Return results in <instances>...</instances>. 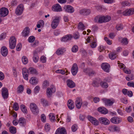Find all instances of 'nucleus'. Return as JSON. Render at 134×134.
<instances>
[{"instance_id":"obj_38","label":"nucleus","mask_w":134,"mask_h":134,"mask_svg":"<svg viewBox=\"0 0 134 134\" xmlns=\"http://www.w3.org/2000/svg\"><path fill=\"white\" fill-rule=\"evenodd\" d=\"M90 46L91 47L94 48L97 46L96 40L94 39L90 43Z\"/></svg>"},{"instance_id":"obj_63","label":"nucleus","mask_w":134,"mask_h":134,"mask_svg":"<svg viewBox=\"0 0 134 134\" xmlns=\"http://www.w3.org/2000/svg\"><path fill=\"white\" fill-rule=\"evenodd\" d=\"M6 36V34L5 33H2L0 35V40H2L5 38Z\"/></svg>"},{"instance_id":"obj_5","label":"nucleus","mask_w":134,"mask_h":134,"mask_svg":"<svg viewBox=\"0 0 134 134\" xmlns=\"http://www.w3.org/2000/svg\"><path fill=\"white\" fill-rule=\"evenodd\" d=\"M51 86V88H48L47 90L46 93L47 96L48 97H51L53 93H54L55 91V88L54 87Z\"/></svg>"},{"instance_id":"obj_27","label":"nucleus","mask_w":134,"mask_h":134,"mask_svg":"<svg viewBox=\"0 0 134 134\" xmlns=\"http://www.w3.org/2000/svg\"><path fill=\"white\" fill-rule=\"evenodd\" d=\"M1 53L3 56H6L8 53V50L6 47L5 46L2 47L1 49Z\"/></svg>"},{"instance_id":"obj_41","label":"nucleus","mask_w":134,"mask_h":134,"mask_svg":"<svg viewBox=\"0 0 134 134\" xmlns=\"http://www.w3.org/2000/svg\"><path fill=\"white\" fill-rule=\"evenodd\" d=\"M117 55L115 53H110V54L109 55V58L112 60H113L116 58Z\"/></svg>"},{"instance_id":"obj_29","label":"nucleus","mask_w":134,"mask_h":134,"mask_svg":"<svg viewBox=\"0 0 134 134\" xmlns=\"http://www.w3.org/2000/svg\"><path fill=\"white\" fill-rule=\"evenodd\" d=\"M38 80L35 77H32L29 80L30 83L33 85H35L38 83Z\"/></svg>"},{"instance_id":"obj_15","label":"nucleus","mask_w":134,"mask_h":134,"mask_svg":"<svg viewBox=\"0 0 134 134\" xmlns=\"http://www.w3.org/2000/svg\"><path fill=\"white\" fill-rule=\"evenodd\" d=\"M78 67L77 64L74 63L73 65L71 70V71L72 74L73 75H76L78 71Z\"/></svg>"},{"instance_id":"obj_49","label":"nucleus","mask_w":134,"mask_h":134,"mask_svg":"<svg viewBox=\"0 0 134 134\" xmlns=\"http://www.w3.org/2000/svg\"><path fill=\"white\" fill-rule=\"evenodd\" d=\"M116 28L117 30L119 31L122 30L123 29V26L122 24H118L116 25Z\"/></svg>"},{"instance_id":"obj_64","label":"nucleus","mask_w":134,"mask_h":134,"mask_svg":"<svg viewBox=\"0 0 134 134\" xmlns=\"http://www.w3.org/2000/svg\"><path fill=\"white\" fill-rule=\"evenodd\" d=\"M77 126L76 125H73L71 129L72 130L73 132H75L77 129Z\"/></svg>"},{"instance_id":"obj_12","label":"nucleus","mask_w":134,"mask_h":134,"mask_svg":"<svg viewBox=\"0 0 134 134\" xmlns=\"http://www.w3.org/2000/svg\"><path fill=\"white\" fill-rule=\"evenodd\" d=\"M28 70L25 68H23L22 69V74L23 76L24 79L28 80V75L29 73Z\"/></svg>"},{"instance_id":"obj_48","label":"nucleus","mask_w":134,"mask_h":134,"mask_svg":"<svg viewBox=\"0 0 134 134\" xmlns=\"http://www.w3.org/2000/svg\"><path fill=\"white\" fill-rule=\"evenodd\" d=\"M13 109L16 111L18 110L19 108L18 104L17 103H15L13 105Z\"/></svg>"},{"instance_id":"obj_37","label":"nucleus","mask_w":134,"mask_h":134,"mask_svg":"<svg viewBox=\"0 0 134 134\" xmlns=\"http://www.w3.org/2000/svg\"><path fill=\"white\" fill-rule=\"evenodd\" d=\"M85 26L83 25L82 22H80L78 25V29L83 31L85 29Z\"/></svg>"},{"instance_id":"obj_50","label":"nucleus","mask_w":134,"mask_h":134,"mask_svg":"<svg viewBox=\"0 0 134 134\" xmlns=\"http://www.w3.org/2000/svg\"><path fill=\"white\" fill-rule=\"evenodd\" d=\"M49 83L48 81L47 80L44 81L43 84V88H46L49 86Z\"/></svg>"},{"instance_id":"obj_8","label":"nucleus","mask_w":134,"mask_h":134,"mask_svg":"<svg viewBox=\"0 0 134 134\" xmlns=\"http://www.w3.org/2000/svg\"><path fill=\"white\" fill-rule=\"evenodd\" d=\"M124 16H128L134 14V8L127 9L122 13Z\"/></svg>"},{"instance_id":"obj_40","label":"nucleus","mask_w":134,"mask_h":134,"mask_svg":"<svg viewBox=\"0 0 134 134\" xmlns=\"http://www.w3.org/2000/svg\"><path fill=\"white\" fill-rule=\"evenodd\" d=\"M134 79V76L132 74H130L126 77V79L128 81Z\"/></svg>"},{"instance_id":"obj_20","label":"nucleus","mask_w":134,"mask_h":134,"mask_svg":"<svg viewBox=\"0 0 134 134\" xmlns=\"http://www.w3.org/2000/svg\"><path fill=\"white\" fill-rule=\"evenodd\" d=\"M91 12L90 9H83L80 10L79 13L80 14L85 15H87L90 14Z\"/></svg>"},{"instance_id":"obj_31","label":"nucleus","mask_w":134,"mask_h":134,"mask_svg":"<svg viewBox=\"0 0 134 134\" xmlns=\"http://www.w3.org/2000/svg\"><path fill=\"white\" fill-rule=\"evenodd\" d=\"M98 110L99 112L103 114H106L108 113L107 110L104 108H98Z\"/></svg>"},{"instance_id":"obj_14","label":"nucleus","mask_w":134,"mask_h":134,"mask_svg":"<svg viewBox=\"0 0 134 134\" xmlns=\"http://www.w3.org/2000/svg\"><path fill=\"white\" fill-rule=\"evenodd\" d=\"M101 67L102 69L105 71L107 72H109L110 65L107 63H103L101 65Z\"/></svg>"},{"instance_id":"obj_6","label":"nucleus","mask_w":134,"mask_h":134,"mask_svg":"<svg viewBox=\"0 0 134 134\" xmlns=\"http://www.w3.org/2000/svg\"><path fill=\"white\" fill-rule=\"evenodd\" d=\"M60 21V18L58 17H56L52 22L51 26L53 29H55L58 26Z\"/></svg>"},{"instance_id":"obj_58","label":"nucleus","mask_w":134,"mask_h":134,"mask_svg":"<svg viewBox=\"0 0 134 134\" xmlns=\"http://www.w3.org/2000/svg\"><path fill=\"white\" fill-rule=\"evenodd\" d=\"M104 40L109 45L111 44V41L109 40L107 37H105L104 38Z\"/></svg>"},{"instance_id":"obj_46","label":"nucleus","mask_w":134,"mask_h":134,"mask_svg":"<svg viewBox=\"0 0 134 134\" xmlns=\"http://www.w3.org/2000/svg\"><path fill=\"white\" fill-rule=\"evenodd\" d=\"M121 42L123 44H127L128 42L127 39L126 38H122L121 39Z\"/></svg>"},{"instance_id":"obj_47","label":"nucleus","mask_w":134,"mask_h":134,"mask_svg":"<svg viewBox=\"0 0 134 134\" xmlns=\"http://www.w3.org/2000/svg\"><path fill=\"white\" fill-rule=\"evenodd\" d=\"M41 102L43 106H46L48 105V102L45 99H41Z\"/></svg>"},{"instance_id":"obj_26","label":"nucleus","mask_w":134,"mask_h":134,"mask_svg":"<svg viewBox=\"0 0 134 134\" xmlns=\"http://www.w3.org/2000/svg\"><path fill=\"white\" fill-rule=\"evenodd\" d=\"M30 32V29L28 27H26L22 32V36L25 37L29 36Z\"/></svg>"},{"instance_id":"obj_1","label":"nucleus","mask_w":134,"mask_h":134,"mask_svg":"<svg viewBox=\"0 0 134 134\" xmlns=\"http://www.w3.org/2000/svg\"><path fill=\"white\" fill-rule=\"evenodd\" d=\"M111 19V17L109 16H101L98 15L94 19L95 22L102 23L109 21Z\"/></svg>"},{"instance_id":"obj_34","label":"nucleus","mask_w":134,"mask_h":134,"mask_svg":"<svg viewBox=\"0 0 134 134\" xmlns=\"http://www.w3.org/2000/svg\"><path fill=\"white\" fill-rule=\"evenodd\" d=\"M99 81L97 79L93 80L92 83V85L95 87H98L99 86Z\"/></svg>"},{"instance_id":"obj_39","label":"nucleus","mask_w":134,"mask_h":134,"mask_svg":"<svg viewBox=\"0 0 134 134\" xmlns=\"http://www.w3.org/2000/svg\"><path fill=\"white\" fill-rule=\"evenodd\" d=\"M20 108L21 111L24 113L27 114V110L26 107L25 105L23 104L21 105L20 106Z\"/></svg>"},{"instance_id":"obj_17","label":"nucleus","mask_w":134,"mask_h":134,"mask_svg":"<svg viewBox=\"0 0 134 134\" xmlns=\"http://www.w3.org/2000/svg\"><path fill=\"white\" fill-rule=\"evenodd\" d=\"M110 121L112 123L117 124L119 123L121 121V119L118 117H114L112 118L110 120Z\"/></svg>"},{"instance_id":"obj_4","label":"nucleus","mask_w":134,"mask_h":134,"mask_svg":"<svg viewBox=\"0 0 134 134\" xmlns=\"http://www.w3.org/2000/svg\"><path fill=\"white\" fill-rule=\"evenodd\" d=\"M87 118L88 120L94 125L97 126L99 125L98 121L95 118L91 116L88 115L87 116Z\"/></svg>"},{"instance_id":"obj_11","label":"nucleus","mask_w":134,"mask_h":134,"mask_svg":"<svg viewBox=\"0 0 134 134\" xmlns=\"http://www.w3.org/2000/svg\"><path fill=\"white\" fill-rule=\"evenodd\" d=\"M65 11L69 13H72L74 12V9L70 5H67L64 7Z\"/></svg>"},{"instance_id":"obj_43","label":"nucleus","mask_w":134,"mask_h":134,"mask_svg":"<svg viewBox=\"0 0 134 134\" xmlns=\"http://www.w3.org/2000/svg\"><path fill=\"white\" fill-rule=\"evenodd\" d=\"M49 119L52 122H54L55 120V117L54 115L52 113L50 114L49 115Z\"/></svg>"},{"instance_id":"obj_22","label":"nucleus","mask_w":134,"mask_h":134,"mask_svg":"<svg viewBox=\"0 0 134 134\" xmlns=\"http://www.w3.org/2000/svg\"><path fill=\"white\" fill-rule=\"evenodd\" d=\"M108 130L110 131H120V128L116 126H110L108 127Z\"/></svg>"},{"instance_id":"obj_25","label":"nucleus","mask_w":134,"mask_h":134,"mask_svg":"<svg viewBox=\"0 0 134 134\" xmlns=\"http://www.w3.org/2000/svg\"><path fill=\"white\" fill-rule=\"evenodd\" d=\"M72 38L71 35H68L63 37L61 39L62 42H66L71 40Z\"/></svg>"},{"instance_id":"obj_56","label":"nucleus","mask_w":134,"mask_h":134,"mask_svg":"<svg viewBox=\"0 0 134 134\" xmlns=\"http://www.w3.org/2000/svg\"><path fill=\"white\" fill-rule=\"evenodd\" d=\"M40 90V87L38 86H36L34 90V93H36L38 92Z\"/></svg>"},{"instance_id":"obj_21","label":"nucleus","mask_w":134,"mask_h":134,"mask_svg":"<svg viewBox=\"0 0 134 134\" xmlns=\"http://www.w3.org/2000/svg\"><path fill=\"white\" fill-rule=\"evenodd\" d=\"M102 100L103 102L107 106H111L114 102L113 100L112 101L105 98H103L102 99Z\"/></svg>"},{"instance_id":"obj_53","label":"nucleus","mask_w":134,"mask_h":134,"mask_svg":"<svg viewBox=\"0 0 134 134\" xmlns=\"http://www.w3.org/2000/svg\"><path fill=\"white\" fill-rule=\"evenodd\" d=\"M121 4L122 6H129L130 5V3L126 1H123L121 3Z\"/></svg>"},{"instance_id":"obj_16","label":"nucleus","mask_w":134,"mask_h":134,"mask_svg":"<svg viewBox=\"0 0 134 134\" xmlns=\"http://www.w3.org/2000/svg\"><path fill=\"white\" fill-rule=\"evenodd\" d=\"M82 99L81 98H76L75 103L76 107L77 109L80 108L82 104Z\"/></svg>"},{"instance_id":"obj_60","label":"nucleus","mask_w":134,"mask_h":134,"mask_svg":"<svg viewBox=\"0 0 134 134\" xmlns=\"http://www.w3.org/2000/svg\"><path fill=\"white\" fill-rule=\"evenodd\" d=\"M18 4L17 1L16 0H14L12 1L11 3V5L12 7Z\"/></svg>"},{"instance_id":"obj_62","label":"nucleus","mask_w":134,"mask_h":134,"mask_svg":"<svg viewBox=\"0 0 134 134\" xmlns=\"http://www.w3.org/2000/svg\"><path fill=\"white\" fill-rule=\"evenodd\" d=\"M41 120L43 122L46 121V117L44 114H42L41 116Z\"/></svg>"},{"instance_id":"obj_2","label":"nucleus","mask_w":134,"mask_h":134,"mask_svg":"<svg viewBox=\"0 0 134 134\" xmlns=\"http://www.w3.org/2000/svg\"><path fill=\"white\" fill-rule=\"evenodd\" d=\"M30 107L31 111L34 114L37 115L38 114V109L36 104L34 103H31Z\"/></svg>"},{"instance_id":"obj_32","label":"nucleus","mask_w":134,"mask_h":134,"mask_svg":"<svg viewBox=\"0 0 134 134\" xmlns=\"http://www.w3.org/2000/svg\"><path fill=\"white\" fill-rule=\"evenodd\" d=\"M73 102L72 100H71L70 99L68 101V106L70 109H72L74 107V105L73 104Z\"/></svg>"},{"instance_id":"obj_59","label":"nucleus","mask_w":134,"mask_h":134,"mask_svg":"<svg viewBox=\"0 0 134 134\" xmlns=\"http://www.w3.org/2000/svg\"><path fill=\"white\" fill-rule=\"evenodd\" d=\"M22 47L21 43H19L17 45L16 47V50L17 51H19L21 49Z\"/></svg>"},{"instance_id":"obj_18","label":"nucleus","mask_w":134,"mask_h":134,"mask_svg":"<svg viewBox=\"0 0 134 134\" xmlns=\"http://www.w3.org/2000/svg\"><path fill=\"white\" fill-rule=\"evenodd\" d=\"M53 10L57 12H60L62 11V8L58 4H57L54 5L52 8Z\"/></svg>"},{"instance_id":"obj_35","label":"nucleus","mask_w":134,"mask_h":134,"mask_svg":"<svg viewBox=\"0 0 134 134\" xmlns=\"http://www.w3.org/2000/svg\"><path fill=\"white\" fill-rule=\"evenodd\" d=\"M101 86L104 88H107L108 86V84L105 82L102 81L100 83Z\"/></svg>"},{"instance_id":"obj_9","label":"nucleus","mask_w":134,"mask_h":134,"mask_svg":"<svg viewBox=\"0 0 134 134\" xmlns=\"http://www.w3.org/2000/svg\"><path fill=\"white\" fill-rule=\"evenodd\" d=\"M24 6L22 4H20L18 6L16 9L15 13L18 15H21L23 11Z\"/></svg>"},{"instance_id":"obj_55","label":"nucleus","mask_w":134,"mask_h":134,"mask_svg":"<svg viewBox=\"0 0 134 134\" xmlns=\"http://www.w3.org/2000/svg\"><path fill=\"white\" fill-rule=\"evenodd\" d=\"M38 43L39 42L38 41L36 40L33 43L31 44V45L32 47L35 48L38 46Z\"/></svg>"},{"instance_id":"obj_19","label":"nucleus","mask_w":134,"mask_h":134,"mask_svg":"<svg viewBox=\"0 0 134 134\" xmlns=\"http://www.w3.org/2000/svg\"><path fill=\"white\" fill-rule=\"evenodd\" d=\"M55 134H66V130L64 127L59 128L57 130Z\"/></svg>"},{"instance_id":"obj_36","label":"nucleus","mask_w":134,"mask_h":134,"mask_svg":"<svg viewBox=\"0 0 134 134\" xmlns=\"http://www.w3.org/2000/svg\"><path fill=\"white\" fill-rule=\"evenodd\" d=\"M65 50L64 48H60L58 49L56 51L57 54L58 55L63 54Z\"/></svg>"},{"instance_id":"obj_51","label":"nucleus","mask_w":134,"mask_h":134,"mask_svg":"<svg viewBox=\"0 0 134 134\" xmlns=\"http://www.w3.org/2000/svg\"><path fill=\"white\" fill-rule=\"evenodd\" d=\"M35 39V37L33 36H30L28 39V41L30 43H32L33 42Z\"/></svg>"},{"instance_id":"obj_44","label":"nucleus","mask_w":134,"mask_h":134,"mask_svg":"<svg viewBox=\"0 0 134 134\" xmlns=\"http://www.w3.org/2000/svg\"><path fill=\"white\" fill-rule=\"evenodd\" d=\"M24 90V87L23 85H20L19 86L17 90L18 93H21Z\"/></svg>"},{"instance_id":"obj_52","label":"nucleus","mask_w":134,"mask_h":134,"mask_svg":"<svg viewBox=\"0 0 134 134\" xmlns=\"http://www.w3.org/2000/svg\"><path fill=\"white\" fill-rule=\"evenodd\" d=\"M78 50V47L77 46H74L72 47L71 51L73 52H76Z\"/></svg>"},{"instance_id":"obj_3","label":"nucleus","mask_w":134,"mask_h":134,"mask_svg":"<svg viewBox=\"0 0 134 134\" xmlns=\"http://www.w3.org/2000/svg\"><path fill=\"white\" fill-rule=\"evenodd\" d=\"M16 40L15 37L13 36L10 37L9 41V47L11 49H14L16 46Z\"/></svg>"},{"instance_id":"obj_24","label":"nucleus","mask_w":134,"mask_h":134,"mask_svg":"<svg viewBox=\"0 0 134 134\" xmlns=\"http://www.w3.org/2000/svg\"><path fill=\"white\" fill-rule=\"evenodd\" d=\"M68 86L70 88H73L75 87V83L71 80L68 79L66 81Z\"/></svg>"},{"instance_id":"obj_42","label":"nucleus","mask_w":134,"mask_h":134,"mask_svg":"<svg viewBox=\"0 0 134 134\" xmlns=\"http://www.w3.org/2000/svg\"><path fill=\"white\" fill-rule=\"evenodd\" d=\"M9 131L11 133L15 134L16 132V129L13 126H11L9 128Z\"/></svg>"},{"instance_id":"obj_33","label":"nucleus","mask_w":134,"mask_h":134,"mask_svg":"<svg viewBox=\"0 0 134 134\" xmlns=\"http://www.w3.org/2000/svg\"><path fill=\"white\" fill-rule=\"evenodd\" d=\"M29 70L31 74L35 75H37L38 72L36 70L33 68H30L29 69Z\"/></svg>"},{"instance_id":"obj_30","label":"nucleus","mask_w":134,"mask_h":134,"mask_svg":"<svg viewBox=\"0 0 134 134\" xmlns=\"http://www.w3.org/2000/svg\"><path fill=\"white\" fill-rule=\"evenodd\" d=\"M119 66L121 67V68H123V70L124 72L127 74H130L131 73V71L128 70L125 68L124 65L122 63H120L119 65Z\"/></svg>"},{"instance_id":"obj_28","label":"nucleus","mask_w":134,"mask_h":134,"mask_svg":"<svg viewBox=\"0 0 134 134\" xmlns=\"http://www.w3.org/2000/svg\"><path fill=\"white\" fill-rule=\"evenodd\" d=\"M18 122L20 125L24 126L26 125V121L24 118L21 117L19 118Z\"/></svg>"},{"instance_id":"obj_61","label":"nucleus","mask_w":134,"mask_h":134,"mask_svg":"<svg viewBox=\"0 0 134 134\" xmlns=\"http://www.w3.org/2000/svg\"><path fill=\"white\" fill-rule=\"evenodd\" d=\"M94 39V38L93 37H88V38L86 40L87 42L90 43V42H91Z\"/></svg>"},{"instance_id":"obj_13","label":"nucleus","mask_w":134,"mask_h":134,"mask_svg":"<svg viewBox=\"0 0 134 134\" xmlns=\"http://www.w3.org/2000/svg\"><path fill=\"white\" fill-rule=\"evenodd\" d=\"M2 96L4 99H7L8 97V92L7 89L6 88H3L2 91Z\"/></svg>"},{"instance_id":"obj_54","label":"nucleus","mask_w":134,"mask_h":134,"mask_svg":"<svg viewBox=\"0 0 134 134\" xmlns=\"http://www.w3.org/2000/svg\"><path fill=\"white\" fill-rule=\"evenodd\" d=\"M41 62L42 63H45L46 62V58L44 56H42L40 58Z\"/></svg>"},{"instance_id":"obj_57","label":"nucleus","mask_w":134,"mask_h":134,"mask_svg":"<svg viewBox=\"0 0 134 134\" xmlns=\"http://www.w3.org/2000/svg\"><path fill=\"white\" fill-rule=\"evenodd\" d=\"M50 128V126L48 123L46 124L45 126V129L46 131H49Z\"/></svg>"},{"instance_id":"obj_10","label":"nucleus","mask_w":134,"mask_h":134,"mask_svg":"<svg viewBox=\"0 0 134 134\" xmlns=\"http://www.w3.org/2000/svg\"><path fill=\"white\" fill-rule=\"evenodd\" d=\"M99 120L100 123L102 124L105 125H107L109 124L110 123V121L107 118L101 117L99 119Z\"/></svg>"},{"instance_id":"obj_23","label":"nucleus","mask_w":134,"mask_h":134,"mask_svg":"<svg viewBox=\"0 0 134 134\" xmlns=\"http://www.w3.org/2000/svg\"><path fill=\"white\" fill-rule=\"evenodd\" d=\"M38 51L36 50L34 51L33 52V60L35 63L37 62L39 60V57L38 54Z\"/></svg>"},{"instance_id":"obj_7","label":"nucleus","mask_w":134,"mask_h":134,"mask_svg":"<svg viewBox=\"0 0 134 134\" xmlns=\"http://www.w3.org/2000/svg\"><path fill=\"white\" fill-rule=\"evenodd\" d=\"M8 13V10L6 8L2 7L0 9V16L4 17Z\"/></svg>"},{"instance_id":"obj_45","label":"nucleus","mask_w":134,"mask_h":134,"mask_svg":"<svg viewBox=\"0 0 134 134\" xmlns=\"http://www.w3.org/2000/svg\"><path fill=\"white\" fill-rule=\"evenodd\" d=\"M22 60L23 63L24 64H26L28 62L27 59L25 56L23 57L22 58Z\"/></svg>"}]
</instances>
